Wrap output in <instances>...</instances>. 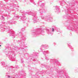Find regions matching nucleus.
I'll return each instance as SVG.
<instances>
[{
	"label": "nucleus",
	"instance_id": "nucleus-1",
	"mask_svg": "<svg viewBox=\"0 0 78 78\" xmlns=\"http://www.w3.org/2000/svg\"><path fill=\"white\" fill-rule=\"evenodd\" d=\"M73 2H66L64 1H60L61 6L65 5L66 9L65 12L66 15L63 16L65 19V22L68 30L74 31L78 34V15L76 14L78 11V7L76 5H78V0H71Z\"/></svg>",
	"mask_w": 78,
	"mask_h": 78
},
{
	"label": "nucleus",
	"instance_id": "nucleus-2",
	"mask_svg": "<svg viewBox=\"0 0 78 78\" xmlns=\"http://www.w3.org/2000/svg\"><path fill=\"white\" fill-rule=\"evenodd\" d=\"M17 43L19 44L20 47L19 48L18 46H15L12 45H11L9 43H7L6 44L5 49L4 51V53H6L5 54L7 56H9V59L10 61H16V53L20 50L21 51H22L24 53L22 54V56L24 58L27 60H28L29 61L28 63L30 64H38L39 62L36 58H35L34 57L37 56L38 55V53L34 52L32 54H31V55H29L28 58L26 57V55H29L28 53H25L27 52L26 49H25V44L23 42L22 43L20 41H18Z\"/></svg>",
	"mask_w": 78,
	"mask_h": 78
},
{
	"label": "nucleus",
	"instance_id": "nucleus-3",
	"mask_svg": "<svg viewBox=\"0 0 78 78\" xmlns=\"http://www.w3.org/2000/svg\"><path fill=\"white\" fill-rule=\"evenodd\" d=\"M20 12L22 13V14L21 16H19L17 15H16L14 16V17L12 19V20L9 21H7L5 23L4 22H2V23L3 24L4 26L2 24H0V31L2 33H3L4 31H6L5 30V28L7 27H9L7 26L8 25H10L14 23L16 24V22L15 21L13 20H17L21 22L22 21L23 23H25V21L27 19V17L26 15L27 14L28 15H32L33 16V20L34 23H36L37 22L39 21V20L38 19V17L37 16V12H31V11L29 10H28L27 12H25V11L22 10H20Z\"/></svg>",
	"mask_w": 78,
	"mask_h": 78
},
{
	"label": "nucleus",
	"instance_id": "nucleus-4",
	"mask_svg": "<svg viewBox=\"0 0 78 78\" xmlns=\"http://www.w3.org/2000/svg\"><path fill=\"white\" fill-rule=\"evenodd\" d=\"M50 62L51 64L53 63L54 66V70L56 71L58 74L56 75L55 76L56 78H70V76H67V73L66 72V68H64L62 69H60L58 68L59 66H61V63L56 59H51L50 60Z\"/></svg>",
	"mask_w": 78,
	"mask_h": 78
},
{
	"label": "nucleus",
	"instance_id": "nucleus-5",
	"mask_svg": "<svg viewBox=\"0 0 78 78\" xmlns=\"http://www.w3.org/2000/svg\"><path fill=\"white\" fill-rule=\"evenodd\" d=\"M5 31L9 34V36L12 37V38H15L16 37V36L17 37H19L20 38H21V40H20V41H21L22 43H24L25 45V41L27 39V37L24 35H23V33L21 32L18 31V33L16 34L15 32L12 29H10V27H8L5 28Z\"/></svg>",
	"mask_w": 78,
	"mask_h": 78
},
{
	"label": "nucleus",
	"instance_id": "nucleus-6",
	"mask_svg": "<svg viewBox=\"0 0 78 78\" xmlns=\"http://www.w3.org/2000/svg\"><path fill=\"white\" fill-rule=\"evenodd\" d=\"M38 11L40 12V17L43 20H44L45 21H47V22H52V18L51 17L50 15L47 14L45 16L43 15V13L45 12V11H47V8H45V9H41L40 8L39 9H38Z\"/></svg>",
	"mask_w": 78,
	"mask_h": 78
},
{
	"label": "nucleus",
	"instance_id": "nucleus-7",
	"mask_svg": "<svg viewBox=\"0 0 78 78\" xmlns=\"http://www.w3.org/2000/svg\"><path fill=\"white\" fill-rule=\"evenodd\" d=\"M2 65L3 67H5V69L9 72L6 73V74H9V73H15L16 71V69H18L19 66H17L16 67H14L12 66H9L7 65V63L5 62H2Z\"/></svg>",
	"mask_w": 78,
	"mask_h": 78
},
{
	"label": "nucleus",
	"instance_id": "nucleus-8",
	"mask_svg": "<svg viewBox=\"0 0 78 78\" xmlns=\"http://www.w3.org/2000/svg\"><path fill=\"white\" fill-rule=\"evenodd\" d=\"M32 36H37L39 34H41L44 36V30L42 29H36L35 30H33L32 31Z\"/></svg>",
	"mask_w": 78,
	"mask_h": 78
},
{
	"label": "nucleus",
	"instance_id": "nucleus-9",
	"mask_svg": "<svg viewBox=\"0 0 78 78\" xmlns=\"http://www.w3.org/2000/svg\"><path fill=\"white\" fill-rule=\"evenodd\" d=\"M19 72V76H18V75H14L12 76H11L9 75H8L7 76L9 78H18L19 77L21 78V76H22L23 74H24V73H25V71L23 70L20 71Z\"/></svg>",
	"mask_w": 78,
	"mask_h": 78
},
{
	"label": "nucleus",
	"instance_id": "nucleus-10",
	"mask_svg": "<svg viewBox=\"0 0 78 78\" xmlns=\"http://www.w3.org/2000/svg\"><path fill=\"white\" fill-rule=\"evenodd\" d=\"M4 1H5V2H8L9 0H3ZM11 2H13V3H9L8 4L10 5L11 7H12L13 8H16V4L14 3H16V0H9Z\"/></svg>",
	"mask_w": 78,
	"mask_h": 78
},
{
	"label": "nucleus",
	"instance_id": "nucleus-11",
	"mask_svg": "<svg viewBox=\"0 0 78 78\" xmlns=\"http://www.w3.org/2000/svg\"><path fill=\"white\" fill-rule=\"evenodd\" d=\"M52 31L51 30H50L47 28H45L46 30V32L47 33L49 34V35H51V36H52L53 34V32L55 30V27L54 28H52Z\"/></svg>",
	"mask_w": 78,
	"mask_h": 78
},
{
	"label": "nucleus",
	"instance_id": "nucleus-12",
	"mask_svg": "<svg viewBox=\"0 0 78 78\" xmlns=\"http://www.w3.org/2000/svg\"><path fill=\"white\" fill-rule=\"evenodd\" d=\"M47 48H48V45L47 44L42 45L40 48V51H42L43 50H45Z\"/></svg>",
	"mask_w": 78,
	"mask_h": 78
},
{
	"label": "nucleus",
	"instance_id": "nucleus-13",
	"mask_svg": "<svg viewBox=\"0 0 78 78\" xmlns=\"http://www.w3.org/2000/svg\"><path fill=\"white\" fill-rule=\"evenodd\" d=\"M55 12L56 13H59L60 12V8L58 6H55Z\"/></svg>",
	"mask_w": 78,
	"mask_h": 78
},
{
	"label": "nucleus",
	"instance_id": "nucleus-14",
	"mask_svg": "<svg viewBox=\"0 0 78 78\" xmlns=\"http://www.w3.org/2000/svg\"><path fill=\"white\" fill-rule=\"evenodd\" d=\"M28 69H29V73H30L29 74V76H31V75H32V74L31 73H32L33 72H32V70H32V69H31V67H30V66L28 65Z\"/></svg>",
	"mask_w": 78,
	"mask_h": 78
},
{
	"label": "nucleus",
	"instance_id": "nucleus-15",
	"mask_svg": "<svg viewBox=\"0 0 78 78\" xmlns=\"http://www.w3.org/2000/svg\"><path fill=\"white\" fill-rule=\"evenodd\" d=\"M54 30H55L57 31V32H58V34H60V33H61L59 28H57V27H54Z\"/></svg>",
	"mask_w": 78,
	"mask_h": 78
},
{
	"label": "nucleus",
	"instance_id": "nucleus-16",
	"mask_svg": "<svg viewBox=\"0 0 78 78\" xmlns=\"http://www.w3.org/2000/svg\"><path fill=\"white\" fill-rule=\"evenodd\" d=\"M67 45L68 47H69V48H70V49L71 50V51H73V48H72V46H71L70 45V43H68Z\"/></svg>",
	"mask_w": 78,
	"mask_h": 78
},
{
	"label": "nucleus",
	"instance_id": "nucleus-17",
	"mask_svg": "<svg viewBox=\"0 0 78 78\" xmlns=\"http://www.w3.org/2000/svg\"><path fill=\"white\" fill-rule=\"evenodd\" d=\"M43 53L44 55H45L46 54H49L50 53V52L48 51H44L43 52Z\"/></svg>",
	"mask_w": 78,
	"mask_h": 78
},
{
	"label": "nucleus",
	"instance_id": "nucleus-18",
	"mask_svg": "<svg viewBox=\"0 0 78 78\" xmlns=\"http://www.w3.org/2000/svg\"><path fill=\"white\" fill-rule=\"evenodd\" d=\"M45 3H43L41 5V7H42L41 9H44H44H45V8H46V7L45 6Z\"/></svg>",
	"mask_w": 78,
	"mask_h": 78
},
{
	"label": "nucleus",
	"instance_id": "nucleus-19",
	"mask_svg": "<svg viewBox=\"0 0 78 78\" xmlns=\"http://www.w3.org/2000/svg\"><path fill=\"white\" fill-rule=\"evenodd\" d=\"M4 17H7L8 20H9V19H10V16L9 15H7V14H5L4 15Z\"/></svg>",
	"mask_w": 78,
	"mask_h": 78
},
{
	"label": "nucleus",
	"instance_id": "nucleus-20",
	"mask_svg": "<svg viewBox=\"0 0 78 78\" xmlns=\"http://www.w3.org/2000/svg\"><path fill=\"white\" fill-rule=\"evenodd\" d=\"M11 10H12V11H19V9L18 8H14V9L12 8L11 9H10Z\"/></svg>",
	"mask_w": 78,
	"mask_h": 78
},
{
	"label": "nucleus",
	"instance_id": "nucleus-21",
	"mask_svg": "<svg viewBox=\"0 0 78 78\" xmlns=\"http://www.w3.org/2000/svg\"><path fill=\"white\" fill-rule=\"evenodd\" d=\"M26 73L25 72L23 74V75L21 77H18V78H26Z\"/></svg>",
	"mask_w": 78,
	"mask_h": 78
},
{
	"label": "nucleus",
	"instance_id": "nucleus-22",
	"mask_svg": "<svg viewBox=\"0 0 78 78\" xmlns=\"http://www.w3.org/2000/svg\"><path fill=\"white\" fill-rule=\"evenodd\" d=\"M42 1H39L38 2V5L37 6H39L40 5H41V4H42Z\"/></svg>",
	"mask_w": 78,
	"mask_h": 78
},
{
	"label": "nucleus",
	"instance_id": "nucleus-23",
	"mask_svg": "<svg viewBox=\"0 0 78 78\" xmlns=\"http://www.w3.org/2000/svg\"><path fill=\"white\" fill-rule=\"evenodd\" d=\"M45 60H46L47 61H48L49 59L48 56L46 55H45Z\"/></svg>",
	"mask_w": 78,
	"mask_h": 78
},
{
	"label": "nucleus",
	"instance_id": "nucleus-24",
	"mask_svg": "<svg viewBox=\"0 0 78 78\" xmlns=\"http://www.w3.org/2000/svg\"><path fill=\"white\" fill-rule=\"evenodd\" d=\"M30 2L32 3L34 5H36V3H35V2H34V0H30Z\"/></svg>",
	"mask_w": 78,
	"mask_h": 78
},
{
	"label": "nucleus",
	"instance_id": "nucleus-25",
	"mask_svg": "<svg viewBox=\"0 0 78 78\" xmlns=\"http://www.w3.org/2000/svg\"><path fill=\"white\" fill-rule=\"evenodd\" d=\"M1 20H5V17L3 16H1Z\"/></svg>",
	"mask_w": 78,
	"mask_h": 78
},
{
	"label": "nucleus",
	"instance_id": "nucleus-26",
	"mask_svg": "<svg viewBox=\"0 0 78 78\" xmlns=\"http://www.w3.org/2000/svg\"><path fill=\"white\" fill-rule=\"evenodd\" d=\"M23 62H24L23 59V58H21V59L20 63H21V64H23Z\"/></svg>",
	"mask_w": 78,
	"mask_h": 78
},
{
	"label": "nucleus",
	"instance_id": "nucleus-27",
	"mask_svg": "<svg viewBox=\"0 0 78 78\" xmlns=\"http://www.w3.org/2000/svg\"><path fill=\"white\" fill-rule=\"evenodd\" d=\"M78 71V68H76V69H75V72L76 73H77L78 72L77 71Z\"/></svg>",
	"mask_w": 78,
	"mask_h": 78
},
{
	"label": "nucleus",
	"instance_id": "nucleus-28",
	"mask_svg": "<svg viewBox=\"0 0 78 78\" xmlns=\"http://www.w3.org/2000/svg\"><path fill=\"white\" fill-rule=\"evenodd\" d=\"M20 2H25V0H19Z\"/></svg>",
	"mask_w": 78,
	"mask_h": 78
},
{
	"label": "nucleus",
	"instance_id": "nucleus-29",
	"mask_svg": "<svg viewBox=\"0 0 78 78\" xmlns=\"http://www.w3.org/2000/svg\"><path fill=\"white\" fill-rule=\"evenodd\" d=\"M2 13H3V12L2 10H0V15H2Z\"/></svg>",
	"mask_w": 78,
	"mask_h": 78
},
{
	"label": "nucleus",
	"instance_id": "nucleus-30",
	"mask_svg": "<svg viewBox=\"0 0 78 78\" xmlns=\"http://www.w3.org/2000/svg\"><path fill=\"white\" fill-rule=\"evenodd\" d=\"M25 30V28H22L21 29V31H24Z\"/></svg>",
	"mask_w": 78,
	"mask_h": 78
},
{
	"label": "nucleus",
	"instance_id": "nucleus-31",
	"mask_svg": "<svg viewBox=\"0 0 78 78\" xmlns=\"http://www.w3.org/2000/svg\"><path fill=\"white\" fill-rule=\"evenodd\" d=\"M3 2L2 1V2H0V5H3Z\"/></svg>",
	"mask_w": 78,
	"mask_h": 78
},
{
	"label": "nucleus",
	"instance_id": "nucleus-32",
	"mask_svg": "<svg viewBox=\"0 0 78 78\" xmlns=\"http://www.w3.org/2000/svg\"><path fill=\"white\" fill-rule=\"evenodd\" d=\"M54 45H56V43H54Z\"/></svg>",
	"mask_w": 78,
	"mask_h": 78
},
{
	"label": "nucleus",
	"instance_id": "nucleus-33",
	"mask_svg": "<svg viewBox=\"0 0 78 78\" xmlns=\"http://www.w3.org/2000/svg\"><path fill=\"white\" fill-rule=\"evenodd\" d=\"M10 11V9H9H9H8V11Z\"/></svg>",
	"mask_w": 78,
	"mask_h": 78
},
{
	"label": "nucleus",
	"instance_id": "nucleus-34",
	"mask_svg": "<svg viewBox=\"0 0 78 78\" xmlns=\"http://www.w3.org/2000/svg\"><path fill=\"white\" fill-rule=\"evenodd\" d=\"M69 35H70V36H72V33H70V34H69Z\"/></svg>",
	"mask_w": 78,
	"mask_h": 78
},
{
	"label": "nucleus",
	"instance_id": "nucleus-35",
	"mask_svg": "<svg viewBox=\"0 0 78 78\" xmlns=\"http://www.w3.org/2000/svg\"><path fill=\"white\" fill-rule=\"evenodd\" d=\"M42 60H44V59L43 58H42Z\"/></svg>",
	"mask_w": 78,
	"mask_h": 78
},
{
	"label": "nucleus",
	"instance_id": "nucleus-36",
	"mask_svg": "<svg viewBox=\"0 0 78 78\" xmlns=\"http://www.w3.org/2000/svg\"><path fill=\"white\" fill-rule=\"evenodd\" d=\"M0 47H2V45H0Z\"/></svg>",
	"mask_w": 78,
	"mask_h": 78
},
{
	"label": "nucleus",
	"instance_id": "nucleus-37",
	"mask_svg": "<svg viewBox=\"0 0 78 78\" xmlns=\"http://www.w3.org/2000/svg\"><path fill=\"white\" fill-rule=\"evenodd\" d=\"M6 3H8L7 2H6Z\"/></svg>",
	"mask_w": 78,
	"mask_h": 78
},
{
	"label": "nucleus",
	"instance_id": "nucleus-38",
	"mask_svg": "<svg viewBox=\"0 0 78 78\" xmlns=\"http://www.w3.org/2000/svg\"><path fill=\"white\" fill-rule=\"evenodd\" d=\"M2 6V7H3V6Z\"/></svg>",
	"mask_w": 78,
	"mask_h": 78
},
{
	"label": "nucleus",
	"instance_id": "nucleus-39",
	"mask_svg": "<svg viewBox=\"0 0 78 78\" xmlns=\"http://www.w3.org/2000/svg\"><path fill=\"white\" fill-rule=\"evenodd\" d=\"M15 14V13H14Z\"/></svg>",
	"mask_w": 78,
	"mask_h": 78
}]
</instances>
